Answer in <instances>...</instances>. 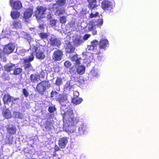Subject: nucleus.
Segmentation results:
<instances>
[{
	"label": "nucleus",
	"instance_id": "f257e3e1",
	"mask_svg": "<svg viewBox=\"0 0 159 159\" xmlns=\"http://www.w3.org/2000/svg\"><path fill=\"white\" fill-rule=\"evenodd\" d=\"M61 114L62 115L64 124L70 123L71 124L74 123V114L71 109H67L64 113L61 112Z\"/></svg>",
	"mask_w": 159,
	"mask_h": 159
},
{
	"label": "nucleus",
	"instance_id": "f03ea898",
	"mask_svg": "<svg viewBox=\"0 0 159 159\" xmlns=\"http://www.w3.org/2000/svg\"><path fill=\"white\" fill-rule=\"evenodd\" d=\"M21 36L27 39L29 43V44L31 46V48H34V51L38 50V48L34 45H37V42L35 40H34L33 39L28 35L26 33L24 32H21Z\"/></svg>",
	"mask_w": 159,
	"mask_h": 159
},
{
	"label": "nucleus",
	"instance_id": "7ed1b4c3",
	"mask_svg": "<svg viewBox=\"0 0 159 159\" xmlns=\"http://www.w3.org/2000/svg\"><path fill=\"white\" fill-rule=\"evenodd\" d=\"M34 45L35 46H36H36L37 47L38 50L34 51V47L33 48H31L30 47V50H29L28 51H30V50H32V52L31 55H32V53H33L34 57V55H35V53L36 52V57L37 58L41 60L44 59L45 57V55L43 52L39 49V48L38 47V43H37V45Z\"/></svg>",
	"mask_w": 159,
	"mask_h": 159
},
{
	"label": "nucleus",
	"instance_id": "20e7f679",
	"mask_svg": "<svg viewBox=\"0 0 159 159\" xmlns=\"http://www.w3.org/2000/svg\"><path fill=\"white\" fill-rule=\"evenodd\" d=\"M46 10V9L45 7H37L35 14L36 17L39 19L45 17Z\"/></svg>",
	"mask_w": 159,
	"mask_h": 159
},
{
	"label": "nucleus",
	"instance_id": "39448f33",
	"mask_svg": "<svg viewBox=\"0 0 159 159\" xmlns=\"http://www.w3.org/2000/svg\"><path fill=\"white\" fill-rule=\"evenodd\" d=\"M114 5L113 1L107 0L104 1L101 4L102 8L105 11H111Z\"/></svg>",
	"mask_w": 159,
	"mask_h": 159
},
{
	"label": "nucleus",
	"instance_id": "423d86ee",
	"mask_svg": "<svg viewBox=\"0 0 159 159\" xmlns=\"http://www.w3.org/2000/svg\"><path fill=\"white\" fill-rule=\"evenodd\" d=\"M88 132L87 125L84 123L81 124L79 126L77 132V136H82L87 133Z\"/></svg>",
	"mask_w": 159,
	"mask_h": 159
},
{
	"label": "nucleus",
	"instance_id": "0eeeda50",
	"mask_svg": "<svg viewBox=\"0 0 159 159\" xmlns=\"http://www.w3.org/2000/svg\"><path fill=\"white\" fill-rule=\"evenodd\" d=\"M75 122L70 124V123L63 124V129L68 134H71L75 130Z\"/></svg>",
	"mask_w": 159,
	"mask_h": 159
},
{
	"label": "nucleus",
	"instance_id": "6e6552de",
	"mask_svg": "<svg viewBox=\"0 0 159 159\" xmlns=\"http://www.w3.org/2000/svg\"><path fill=\"white\" fill-rule=\"evenodd\" d=\"M59 97L57 98V100L60 103L61 105L62 106L61 107V110L64 111V106H66L67 100V97L66 95L59 94Z\"/></svg>",
	"mask_w": 159,
	"mask_h": 159
},
{
	"label": "nucleus",
	"instance_id": "1a4fd4ad",
	"mask_svg": "<svg viewBox=\"0 0 159 159\" xmlns=\"http://www.w3.org/2000/svg\"><path fill=\"white\" fill-rule=\"evenodd\" d=\"M18 99L16 98H14L8 94L4 95L3 98L4 103L6 104H9L11 102H12V104L15 103V101Z\"/></svg>",
	"mask_w": 159,
	"mask_h": 159
},
{
	"label": "nucleus",
	"instance_id": "9d476101",
	"mask_svg": "<svg viewBox=\"0 0 159 159\" xmlns=\"http://www.w3.org/2000/svg\"><path fill=\"white\" fill-rule=\"evenodd\" d=\"M63 55L62 52L60 50L54 51L52 55V59L55 61H60Z\"/></svg>",
	"mask_w": 159,
	"mask_h": 159
},
{
	"label": "nucleus",
	"instance_id": "9b49d317",
	"mask_svg": "<svg viewBox=\"0 0 159 159\" xmlns=\"http://www.w3.org/2000/svg\"><path fill=\"white\" fill-rule=\"evenodd\" d=\"M10 4L13 9L19 10L22 7V5L20 1L15 0H10Z\"/></svg>",
	"mask_w": 159,
	"mask_h": 159
},
{
	"label": "nucleus",
	"instance_id": "f8f14e48",
	"mask_svg": "<svg viewBox=\"0 0 159 159\" xmlns=\"http://www.w3.org/2000/svg\"><path fill=\"white\" fill-rule=\"evenodd\" d=\"M15 48V46L11 44H8L3 48V52L6 54H9L12 52Z\"/></svg>",
	"mask_w": 159,
	"mask_h": 159
},
{
	"label": "nucleus",
	"instance_id": "ddd939ff",
	"mask_svg": "<svg viewBox=\"0 0 159 159\" xmlns=\"http://www.w3.org/2000/svg\"><path fill=\"white\" fill-rule=\"evenodd\" d=\"M46 83L43 81L38 84L36 87L38 91L41 94H43L46 89Z\"/></svg>",
	"mask_w": 159,
	"mask_h": 159
},
{
	"label": "nucleus",
	"instance_id": "4468645a",
	"mask_svg": "<svg viewBox=\"0 0 159 159\" xmlns=\"http://www.w3.org/2000/svg\"><path fill=\"white\" fill-rule=\"evenodd\" d=\"M109 46V42L108 40L105 39H102L99 42L98 47L100 49H105L107 47Z\"/></svg>",
	"mask_w": 159,
	"mask_h": 159
},
{
	"label": "nucleus",
	"instance_id": "2eb2a0df",
	"mask_svg": "<svg viewBox=\"0 0 159 159\" xmlns=\"http://www.w3.org/2000/svg\"><path fill=\"white\" fill-rule=\"evenodd\" d=\"M34 58L33 53L32 55H31L29 59L26 58L24 60V67L25 69L30 68L32 67L30 64V62L33 61Z\"/></svg>",
	"mask_w": 159,
	"mask_h": 159
},
{
	"label": "nucleus",
	"instance_id": "dca6fc26",
	"mask_svg": "<svg viewBox=\"0 0 159 159\" xmlns=\"http://www.w3.org/2000/svg\"><path fill=\"white\" fill-rule=\"evenodd\" d=\"M68 142V138L67 137H62L59 140V145L61 148H64L67 144Z\"/></svg>",
	"mask_w": 159,
	"mask_h": 159
},
{
	"label": "nucleus",
	"instance_id": "f3484780",
	"mask_svg": "<svg viewBox=\"0 0 159 159\" xmlns=\"http://www.w3.org/2000/svg\"><path fill=\"white\" fill-rule=\"evenodd\" d=\"M33 12L32 9L29 8L26 9L24 14V17L25 19H28L31 16Z\"/></svg>",
	"mask_w": 159,
	"mask_h": 159
},
{
	"label": "nucleus",
	"instance_id": "a211bd4d",
	"mask_svg": "<svg viewBox=\"0 0 159 159\" xmlns=\"http://www.w3.org/2000/svg\"><path fill=\"white\" fill-rule=\"evenodd\" d=\"M16 128L15 126L11 125L7 126V131L9 134H14L16 132Z\"/></svg>",
	"mask_w": 159,
	"mask_h": 159
},
{
	"label": "nucleus",
	"instance_id": "6ab92c4d",
	"mask_svg": "<svg viewBox=\"0 0 159 159\" xmlns=\"http://www.w3.org/2000/svg\"><path fill=\"white\" fill-rule=\"evenodd\" d=\"M51 44L52 45H54L57 46H60L61 44V41L58 39H56L54 37H52L50 39Z\"/></svg>",
	"mask_w": 159,
	"mask_h": 159
},
{
	"label": "nucleus",
	"instance_id": "aec40b11",
	"mask_svg": "<svg viewBox=\"0 0 159 159\" xmlns=\"http://www.w3.org/2000/svg\"><path fill=\"white\" fill-rule=\"evenodd\" d=\"M83 42V38L79 36L76 37L74 41V43L76 46H79Z\"/></svg>",
	"mask_w": 159,
	"mask_h": 159
},
{
	"label": "nucleus",
	"instance_id": "412c9836",
	"mask_svg": "<svg viewBox=\"0 0 159 159\" xmlns=\"http://www.w3.org/2000/svg\"><path fill=\"white\" fill-rule=\"evenodd\" d=\"M30 79L32 83H37L38 82L40 79L39 76V75L34 74L31 75Z\"/></svg>",
	"mask_w": 159,
	"mask_h": 159
},
{
	"label": "nucleus",
	"instance_id": "4be33fe9",
	"mask_svg": "<svg viewBox=\"0 0 159 159\" xmlns=\"http://www.w3.org/2000/svg\"><path fill=\"white\" fill-rule=\"evenodd\" d=\"M12 27L16 29L21 28L22 27L21 22L20 20H15L12 23Z\"/></svg>",
	"mask_w": 159,
	"mask_h": 159
},
{
	"label": "nucleus",
	"instance_id": "5701e85b",
	"mask_svg": "<svg viewBox=\"0 0 159 159\" xmlns=\"http://www.w3.org/2000/svg\"><path fill=\"white\" fill-rule=\"evenodd\" d=\"M72 86L70 84L69 81L67 82L66 84L64 86V90L66 91H69L72 90Z\"/></svg>",
	"mask_w": 159,
	"mask_h": 159
},
{
	"label": "nucleus",
	"instance_id": "b1692460",
	"mask_svg": "<svg viewBox=\"0 0 159 159\" xmlns=\"http://www.w3.org/2000/svg\"><path fill=\"white\" fill-rule=\"evenodd\" d=\"M4 68L5 70L7 71H10L11 70H14L16 68V67L15 65L10 64L5 66Z\"/></svg>",
	"mask_w": 159,
	"mask_h": 159
},
{
	"label": "nucleus",
	"instance_id": "393cba45",
	"mask_svg": "<svg viewBox=\"0 0 159 159\" xmlns=\"http://www.w3.org/2000/svg\"><path fill=\"white\" fill-rule=\"evenodd\" d=\"M75 49V48L73 47L70 43H69L66 48V52L68 53L73 52Z\"/></svg>",
	"mask_w": 159,
	"mask_h": 159
},
{
	"label": "nucleus",
	"instance_id": "a878e982",
	"mask_svg": "<svg viewBox=\"0 0 159 159\" xmlns=\"http://www.w3.org/2000/svg\"><path fill=\"white\" fill-rule=\"evenodd\" d=\"M20 13L17 11H12L11 13V17L13 19H16L19 17Z\"/></svg>",
	"mask_w": 159,
	"mask_h": 159
},
{
	"label": "nucleus",
	"instance_id": "bb28decb",
	"mask_svg": "<svg viewBox=\"0 0 159 159\" xmlns=\"http://www.w3.org/2000/svg\"><path fill=\"white\" fill-rule=\"evenodd\" d=\"M85 70V67L82 65L79 66L77 69V73L81 75L83 74Z\"/></svg>",
	"mask_w": 159,
	"mask_h": 159
},
{
	"label": "nucleus",
	"instance_id": "cd10ccee",
	"mask_svg": "<svg viewBox=\"0 0 159 159\" xmlns=\"http://www.w3.org/2000/svg\"><path fill=\"white\" fill-rule=\"evenodd\" d=\"M83 101L81 98L76 97L73 98L72 100V102L74 104L78 105L80 104Z\"/></svg>",
	"mask_w": 159,
	"mask_h": 159
},
{
	"label": "nucleus",
	"instance_id": "c85d7f7f",
	"mask_svg": "<svg viewBox=\"0 0 159 159\" xmlns=\"http://www.w3.org/2000/svg\"><path fill=\"white\" fill-rule=\"evenodd\" d=\"M3 116L6 118L8 119L11 116V112L8 109H6L3 111Z\"/></svg>",
	"mask_w": 159,
	"mask_h": 159
},
{
	"label": "nucleus",
	"instance_id": "c756f323",
	"mask_svg": "<svg viewBox=\"0 0 159 159\" xmlns=\"http://www.w3.org/2000/svg\"><path fill=\"white\" fill-rule=\"evenodd\" d=\"M13 114L16 118L20 119L24 118L23 115L19 112L15 111L13 112Z\"/></svg>",
	"mask_w": 159,
	"mask_h": 159
},
{
	"label": "nucleus",
	"instance_id": "7c9ffc66",
	"mask_svg": "<svg viewBox=\"0 0 159 159\" xmlns=\"http://www.w3.org/2000/svg\"><path fill=\"white\" fill-rule=\"evenodd\" d=\"M96 0H88V2L89 3L90 7L93 10L97 7V5L95 4H93V3L95 2Z\"/></svg>",
	"mask_w": 159,
	"mask_h": 159
},
{
	"label": "nucleus",
	"instance_id": "2f4dec72",
	"mask_svg": "<svg viewBox=\"0 0 159 159\" xmlns=\"http://www.w3.org/2000/svg\"><path fill=\"white\" fill-rule=\"evenodd\" d=\"M71 59L72 60L75 61L77 64H80L81 58L78 57L77 55L71 57Z\"/></svg>",
	"mask_w": 159,
	"mask_h": 159
},
{
	"label": "nucleus",
	"instance_id": "473e14b6",
	"mask_svg": "<svg viewBox=\"0 0 159 159\" xmlns=\"http://www.w3.org/2000/svg\"><path fill=\"white\" fill-rule=\"evenodd\" d=\"M91 73L94 76L98 77L99 75L98 71L97 69L93 67L91 71Z\"/></svg>",
	"mask_w": 159,
	"mask_h": 159
},
{
	"label": "nucleus",
	"instance_id": "72a5a7b5",
	"mask_svg": "<svg viewBox=\"0 0 159 159\" xmlns=\"http://www.w3.org/2000/svg\"><path fill=\"white\" fill-rule=\"evenodd\" d=\"M57 6L56 4L51 3L49 6V9L50 11H55L56 10Z\"/></svg>",
	"mask_w": 159,
	"mask_h": 159
},
{
	"label": "nucleus",
	"instance_id": "f704fd0d",
	"mask_svg": "<svg viewBox=\"0 0 159 159\" xmlns=\"http://www.w3.org/2000/svg\"><path fill=\"white\" fill-rule=\"evenodd\" d=\"M95 8L93 10L91 9L92 12L90 15V18H93V17H96V16H98L99 15L98 12H94L93 11V10H95Z\"/></svg>",
	"mask_w": 159,
	"mask_h": 159
},
{
	"label": "nucleus",
	"instance_id": "c9c22d12",
	"mask_svg": "<svg viewBox=\"0 0 159 159\" xmlns=\"http://www.w3.org/2000/svg\"><path fill=\"white\" fill-rule=\"evenodd\" d=\"M86 50L87 51H93L94 52H96V49L93 46L91 45H88L86 48Z\"/></svg>",
	"mask_w": 159,
	"mask_h": 159
},
{
	"label": "nucleus",
	"instance_id": "e433bc0d",
	"mask_svg": "<svg viewBox=\"0 0 159 159\" xmlns=\"http://www.w3.org/2000/svg\"><path fill=\"white\" fill-rule=\"evenodd\" d=\"M62 84V80L61 78L59 77L57 78L55 82L56 85L60 86Z\"/></svg>",
	"mask_w": 159,
	"mask_h": 159
},
{
	"label": "nucleus",
	"instance_id": "4c0bfd02",
	"mask_svg": "<svg viewBox=\"0 0 159 159\" xmlns=\"http://www.w3.org/2000/svg\"><path fill=\"white\" fill-rule=\"evenodd\" d=\"M66 2V0H57V3L59 6L64 5Z\"/></svg>",
	"mask_w": 159,
	"mask_h": 159
},
{
	"label": "nucleus",
	"instance_id": "58836bf2",
	"mask_svg": "<svg viewBox=\"0 0 159 159\" xmlns=\"http://www.w3.org/2000/svg\"><path fill=\"white\" fill-rule=\"evenodd\" d=\"M14 70L13 74L14 75L19 74L22 71V69L20 68H15Z\"/></svg>",
	"mask_w": 159,
	"mask_h": 159
},
{
	"label": "nucleus",
	"instance_id": "ea45409f",
	"mask_svg": "<svg viewBox=\"0 0 159 159\" xmlns=\"http://www.w3.org/2000/svg\"><path fill=\"white\" fill-rule=\"evenodd\" d=\"M59 94L56 91H52V92L51 94V97L53 98L55 97L57 99V98H58Z\"/></svg>",
	"mask_w": 159,
	"mask_h": 159
},
{
	"label": "nucleus",
	"instance_id": "a19ab883",
	"mask_svg": "<svg viewBox=\"0 0 159 159\" xmlns=\"http://www.w3.org/2000/svg\"><path fill=\"white\" fill-rule=\"evenodd\" d=\"M98 43H99L98 41L95 40L92 42L91 45L93 46L94 48L96 49Z\"/></svg>",
	"mask_w": 159,
	"mask_h": 159
},
{
	"label": "nucleus",
	"instance_id": "79ce46f5",
	"mask_svg": "<svg viewBox=\"0 0 159 159\" xmlns=\"http://www.w3.org/2000/svg\"><path fill=\"white\" fill-rule=\"evenodd\" d=\"M48 34L46 33H42L39 34V36L42 39H46L48 37Z\"/></svg>",
	"mask_w": 159,
	"mask_h": 159
},
{
	"label": "nucleus",
	"instance_id": "37998d69",
	"mask_svg": "<svg viewBox=\"0 0 159 159\" xmlns=\"http://www.w3.org/2000/svg\"><path fill=\"white\" fill-rule=\"evenodd\" d=\"M87 26L88 29L90 31L93 30L94 28V25L91 22H89V24L87 25Z\"/></svg>",
	"mask_w": 159,
	"mask_h": 159
},
{
	"label": "nucleus",
	"instance_id": "c03bdc74",
	"mask_svg": "<svg viewBox=\"0 0 159 159\" xmlns=\"http://www.w3.org/2000/svg\"><path fill=\"white\" fill-rule=\"evenodd\" d=\"M56 14L58 15H61L65 13V11L64 9H59L56 11Z\"/></svg>",
	"mask_w": 159,
	"mask_h": 159
},
{
	"label": "nucleus",
	"instance_id": "a18cd8bd",
	"mask_svg": "<svg viewBox=\"0 0 159 159\" xmlns=\"http://www.w3.org/2000/svg\"><path fill=\"white\" fill-rule=\"evenodd\" d=\"M66 18L65 16L61 17L60 19V21L61 23H65L66 22Z\"/></svg>",
	"mask_w": 159,
	"mask_h": 159
},
{
	"label": "nucleus",
	"instance_id": "49530a36",
	"mask_svg": "<svg viewBox=\"0 0 159 159\" xmlns=\"http://www.w3.org/2000/svg\"><path fill=\"white\" fill-rule=\"evenodd\" d=\"M48 110L50 112L52 113L56 110V108L54 106H50L49 107Z\"/></svg>",
	"mask_w": 159,
	"mask_h": 159
},
{
	"label": "nucleus",
	"instance_id": "de8ad7c7",
	"mask_svg": "<svg viewBox=\"0 0 159 159\" xmlns=\"http://www.w3.org/2000/svg\"><path fill=\"white\" fill-rule=\"evenodd\" d=\"M71 64L70 61H66L64 63L65 66L67 68H69L71 66Z\"/></svg>",
	"mask_w": 159,
	"mask_h": 159
},
{
	"label": "nucleus",
	"instance_id": "09e8293b",
	"mask_svg": "<svg viewBox=\"0 0 159 159\" xmlns=\"http://www.w3.org/2000/svg\"><path fill=\"white\" fill-rule=\"evenodd\" d=\"M57 23V20L54 19L51 20H50V25L52 26L55 25Z\"/></svg>",
	"mask_w": 159,
	"mask_h": 159
},
{
	"label": "nucleus",
	"instance_id": "8fccbe9b",
	"mask_svg": "<svg viewBox=\"0 0 159 159\" xmlns=\"http://www.w3.org/2000/svg\"><path fill=\"white\" fill-rule=\"evenodd\" d=\"M103 21L102 19H99L97 22V24L96 25H97L98 26H100L102 25L103 24Z\"/></svg>",
	"mask_w": 159,
	"mask_h": 159
},
{
	"label": "nucleus",
	"instance_id": "3c124183",
	"mask_svg": "<svg viewBox=\"0 0 159 159\" xmlns=\"http://www.w3.org/2000/svg\"><path fill=\"white\" fill-rule=\"evenodd\" d=\"M23 93L25 97H27L29 95V93L28 91L25 89L23 90Z\"/></svg>",
	"mask_w": 159,
	"mask_h": 159
},
{
	"label": "nucleus",
	"instance_id": "603ef678",
	"mask_svg": "<svg viewBox=\"0 0 159 159\" xmlns=\"http://www.w3.org/2000/svg\"><path fill=\"white\" fill-rule=\"evenodd\" d=\"M45 128L46 130H49L51 128V124L50 123H49V124H46V126L45 127Z\"/></svg>",
	"mask_w": 159,
	"mask_h": 159
},
{
	"label": "nucleus",
	"instance_id": "864d4df0",
	"mask_svg": "<svg viewBox=\"0 0 159 159\" xmlns=\"http://www.w3.org/2000/svg\"><path fill=\"white\" fill-rule=\"evenodd\" d=\"M90 37V35L86 34L84 36L83 39L84 40H86Z\"/></svg>",
	"mask_w": 159,
	"mask_h": 159
},
{
	"label": "nucleus",
	"instance_id": "5fc2aeb1",
	"mask_svg": "<svg viewBox=\"0 0 159 159\" xmlns=\"http://www.w3.org/2000/svg\"><path fill=\"white\" fill-rule=\"evenodd\" d=\"M26 51L24 49H20L19 51V53L21 55H24V53Z\"/></svg>",
	"mask_w": 159,
	"mask_h": 159
},
{
	"label": "nucleus",
	"instance_id": "6e6d98bb",
	"mask_svg": "<svg viewBox=\"0 0 159 159\" xmlns=\"http://www.w3.org/2000/svg\"><path fill=\"white\" fill-rule=\"evenodd\" d=\"M0 58L1 60L2 61H3L5 62L6 61L7 59L3 55H2V56L0 57Z\"/></svg>",
	"mask_w": 159,
	"mask_h": 159
},
{
	"label": "nucleus",
	"instance_id": "4d7b16f0",
	"mask_svg": "<svg viewBox=\"0 0 159 159\" xmlns=\"http://www.w3.org/2000/svg\"><path fill=\"white\" fill-rule=\"evenodd\" d=\"M73 94L76 97H78L79 95V93L78 92L76 91L74 92Z\"/></svg>",
	"mask_w": 159,
	"mask_h": 159
},
{
	"label": "nucleus",
	"instance_id": "13d9d810",
	"mask_svg": "<svg viewBox=\"0 0 159 159\" xmlns=\"http://www.w3.org/2000/svg\"><path fill=\"white\" fill-rule=\"evenodd\" d=\"M13 142V141L12 138H11L10 139H9L8 143L11 144Z\"/></svg>",
	"mask_w": 159,
	"mask_h": 159
},
{
	"label": "nucleus",
	"instance_id": "bf43d9fd",
	"mask_svg": "<svg viewBox=\"0 0 159 159\" xmlns=\"http://www.w3.org/2000/svg\"><path fill=\"white\" fill-rule=\"evenodd\" d=\"M39 27L40 29L42 30L43 28V25H39Z\"/></svg>",
	"mask_w": 159,
	"mask_h": 159
},
{
	"label": "nucleus",
	"instance_id": "052dcab7",
	"mask_svg": "<svg viewBox=\"0 0 159 159\" xmlns=\"http://www.w3.org/2000/svg\"><path fill=\"white\" fill-rule=\"evenodd\" d=\"M3 55V53L2 52V51L1 49H0V57L2 56Z\"/></svg>",
	"mask_w": 159,
	"mask_h": 159
},
{
	"label": "nucleus",
	"instance_id": "680f3d73",
	"mask_svg": "<svg viewBox=\"0 0 159 159\" xmlns=\"http://www.w3.org/2000/svg\"><path fill=\"white\" fill-rule=\"evenodd\" d=\"M96 33H97V32L96 31H94L93 32V34L94 35L96 34Z\"/></svg>",
	"mask_w": 159,
	"mask_h": 159
},
{
	"label": "nucleus",
	"instance_id": "e2e57ef3",
	"mask_svg": "<svg viewBox=\"0 0 159 159\" xmlns=\"http://www.w3.org/2000/svg\"><path fill=\"white\" fill-rule=\"evenodd\" d=\"M55 150H56V151H58V150H59V148H58V147H56L55 148Z\"/></svg>",
	"mask_w": 159,
	"mask_h": 159
},
{
	"label": "nucleus",
	"instance_id": "0e129e2a",
	"mask_svg": "<svg viewBox=\"0 0 159 159\" xmlns=\"http://www.w3.org/2000/svg\"><path fill=\"white\" fill-rule=\"evenodd\" d=\"M30 29L31 30H34V29L33 28H30Z\"/></svg>",
	"mask_w": 159,
	"mask_h": 159
},
{
	"label": "nucleus",
	"instance_id": "69168bd1",
	"mask_svg": "<svg viewBox=\"0 0 159 159\" xmlns=\"http://www.w3.org/2000/svg\"><path fill=\"white\" fill-rule=\"evenodd\" d=\"M100 52H96V53L97 54H98L99 53H100Z\"/></svg>",
	"mask_w": 159,
	"mask_h": 159
},
{
	"label": "nucleus",
	"instance_id": "338daca9",
	"mask_svg": "<svg viewBox=\"0 0 159 159\" xmlns=\"http://www.w3.org/2000/svg\"><path fill=\"white\" fill-rule=\"evenodd\" d=\"M32 159H36L33 158H32Z\"/></svg>",
	"mask_w": 159,
	"mask_h": 159
},
{
	"label": "nucleus",
	"instance_id": "774afa93",
	"mask_svg": "<svg viewBox=\"0 0 159 159\" xmlns=\"http://www.w3.org/2000/svg\"><path fill=\"white\" fill-rule=\"evenodd\" d=\"M15 1H17L16 0H15Z\"/></svg>",
	"mask_w": 159,
	"mask_h": 159
}]
</instances>
